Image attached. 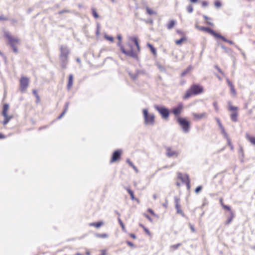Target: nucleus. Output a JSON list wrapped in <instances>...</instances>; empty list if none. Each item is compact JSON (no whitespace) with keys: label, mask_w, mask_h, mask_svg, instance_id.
<instances>
[{"label":"nucleus","mask_w":255,"mask_h":255,"mask_svg":"<svg viewBox=\"0 0 255 255\" xmlns=\"http://www.w3.org/2000/svg\"><path fill=\"white\" fill-rule=\"evenodd\" d=\"M120 49L125 54L137 58L140 50L138 38L137 37L131 38L130 41L127 43L125 46H121Z\"/></svg>","instance_id":"1"},{"label":"nucleus","mask_w":255,"mask_h":255,"mask_svg":"<svg viewBox=\"0 0 255 255\" xmlns=\"http://www.w3.org/2000/svg\"><path fill=\"white\" fill-rule=\"evenodd\" d=\"M3 37L7 40V44L11 47L15 53L18 52L16 45L20 44V40L17 37L12 36L8 31H4Z\"/></svg>","instance_id":"2"},{"label":"nucleus","mask_w":255,"mask_h":255,"mask_svg":"<svg viewBox=\"0 0 255 255\" xmlns=\"http://www.w3.org/2000/svg\"><path fill=\"white\" fill-rule=\"evenodd\" d=\"M203 92V87L199 85H193L190 89L187 91L185 94L183 98L187 99L193 95H198L202 93Z\"/></svg>","instance_id":"3"},{"label":"nucleus","mask_w":255,"mask_h":255,"mask_svg":"<svg viewBox=\"0 0 255 255\" xmlns=\"http://www.w3.org/2000/svg\"><path fill=\"white\" fill-rule=\"evenodd\" d=\"M144 123L146 125H153L154 123L155 117L153 114L148 113V110L144 109L142 110Z\"/></svg>","instance_id":"4"},{"label":"nucleus","mask_w":255,"mask_h":255,"mask_svg":"<svg viewBox=\"0 0 255 255\" xmlns=\"http://www.w3.org/2000/svg\"><path fill=\"white\" fill-rule=\"evenodd\" d=\"M154 108L156 111L158 112L163 119H167L168 118L169 115V111L167 108L164 106H159L157 105H155L154 106Z\"/></svg>","instance_id":"5"},{"label":"nucleus","mask_w":255,"mask_h":255,"mask_svg":"<svg viewBox=\"0 0 255 255\" xmlns=\"http://www.w3.org/2000/svg\"><path fill=\"white\" fill-rule=\"evenodd\" d=\"M60 51L59 58L60 60L63 62H66L70 52L69 49L66 46L61 45L60 47Z\"/></svg>","instance_id":"6"},{"label":"nucleus","mask_w":255,"mask_h":255,"mask_svg":"<svg viewBox=\"0 0 255 255\" xmlns=\"http://www.w3.org/2000/svg\"><path fill=\"white\" fill-rule=\"evenodd\" d=\"M177 121L182 127L184 132H188L189 131L190 125L189 123L187 120L185 119L179 117L177 119Z\"/></svg>","instance_id":"7"},{"label":"nucleus","mask_w":255,"mask_h":255,"mask_svg":"<svg viewBox=\"0 0 255 255\" xmlns=\"http://www.w3.org/2000/svg\"><path fill=\"white\" fill-rule=\"evenodd\" d=\"M196 27L199 30L207 32L212 35L214 36L216 38H218L219 34L215 32L213 29L209 27H206L204 26H200L196 25Z\"/></svg>","instance_id":"8"},{"label":"nucleus","mask_w":255,"mask_h":255,"mask_svg":"<svg viewBox=\"0 0 255 255\" xmlns=\"http://www.w3.org/2000/svg\"><path fill=\"white\" fill-rule=\"evenodd\" d=\"M20 90L21 91H25L28 86L29 80L26 77H22L20 80Z\"/></svg>","instance_id":"9"},{"label":"nucleus","mask_w":255,"mask_h":255,"mask_svg":"<svg viewBox=\"0 0 255 255\" xmlns=\"http://www.w3.org/2000/svg\"><path fill=\"white\" fill-rule=\"evenodd\" d=\"M192 116L194 120L198 121L202 119L206 118L207 114L206 112H204L201 114L193 113Z\"/></svg>","instance_id":"10"},{"label":"nucleus","mask_w":255,"mask_h":255,"mask_svg":"<svg viewBox=\"0 0 255 255\" xmlns=\"http://www.w3.org/2000/svg\"><path fill=\"white\" fill-rule=\"evenodd\" d=\"M122 152V151L121 150L115 151L113 154L111 160V162H115L118 159H119L121 155Z\"/></svg>","instance_id":"11"},{"label":"nucleus","mask_w":255,"mask_h":255,"mask_svg":"<svg viewBox=\"0 0 255 255\" xmlns=\"http://www.w3.org/2000/svg\"><path fill=\"white\" fill-rule=\"evenodd\" d=\"M182 109H183L182 104H179L177 107H175L173 109L172 113L175 115H178L181 113Z\"/></svg>","instance_id":"12"},{"label":"nucleus","mask_w":255,"mask_h":255,"mask_svg":"<svg viewBox=\"0 0 255 255\" xmlns=\"http://www.w3.org/2000/svg\"><path fill=\"white\" fill-rule=\"evenodd\" d=\"M166 154L168 157L177 156L178 155V153L175 150H173L171 148H167Z\"/></svg>","instance_id":"13"},{"label":"nucleus","mask_w":255,"mask_h":255,"mask_svg":"<svg viewBox=\"0 0 255 255\" xmlns=\"http://www.w3.org/2000/svg\"><path fill=\"white\" fill-rule=\"evenodd\" d=\"M216 121L217 122V123L219 125V127L221 130V133L223 135L224 137H227V133L225 131V129L223 127V125H222L220 120L218 118L216 119Z\"/></svg>","instance_id":"14"},{"label":"nucleus","mask_w":255,"mask_h":255,"mask_svg":"<svg viewBox=\"0 0 255 255\" xmlns=\"http://www.w3.org/2000/svg\"><path fill=\"white\" fill-rule=\"evenodd\" d=\"M4 117V120L2 122L3 125H6L9 121L13 118V116L12 115H8L7 114L5 115H2Z\"/></svg>","instance_id":"15"},{"label":"nucleus","mask_w":255,"mask_h":255,"mask_svg":"<svg viewBox=\"0 0 255 255\" xmlns=\"http://www.w3.org/2000/svg\"><path fill=\"white\" fill-rule=\"evenodd\" d=\"M147 46L149 48V49H150L151 52L152 53V54H153V55L154 57H156L157 52H156V48L155 47H154L153 46L149 43H147Z\"/></svg>","instance_id":"16"},{"label":"nucleus","mask_w":255,"mask_h":255,"mask_svg":"<svg viewBox=\"0 0 255 255\" xmlns=\"http://www.w3.org/2000/svg\"><path fill=\"white\" fill-rule=\"evenodd\" d=\"M146 12L147 14L151 15H155L157 14L156 12L154 11L152 8H150L148 6L146 5L145 7Z\"/></svg>","instance_id":"17"},{"label":"nucleus","mask_w":255,"mask_h":255,"mask_svg":"<svg viewBox=\"0 0 255 255\" xmlns=\"http://www.w3.org/2000/svg\"><path fill=\"white\" fill-rule=\"evenodd\" d=\"M187 40V37H181L180 39L176 40L175 43L177 45H180L183 42H186Z\"/></svg>","instance_id":"18"},{"label":"nucleus","mask_w":255,"mask_h":255,"mask_svg":"<svg viewBox=\"0 0 255 255\" xmlns=\"http://www.w3.org/2000/svg\"><path fill=\"white\" fill-rule=\"evenodd\" d=\"M246 138L253 145H255V137L251 136L249 133L246 134Z\"/></svg>","instance_id":"19"},{"label":"nucleus","mask_w":255,"mask_h":255,"mask_svg":"<svg viewBox=\"0 0 255 255\" xmlns=\"http://www.w3.org/2000/svg\"><path fill=\"white\" fill-rule=\"evenodd\" d=\"M176 21L175 20H170L168 23L166 24V27L167 29H172L176 24Z\"/></svg>","instance_id":"20"},{"label":"nucleus","mask_w":255,"mask_h":255,"mask_svg":"<svg viewBox=\"0 0 255 255\" xmlns=\"http://www.w3.org/2000/svg\"><path fill=\"white\" fill-rule=\"evenodd\" d=\"M231 118L233 121L236 122L238 120V113L235 111L231 115Z\"/></svg>","instance_id":"21"},{"label":"nucleus","mask_w":255,"mask_h":255,"mask_svg":"<svg viewBox=\"0 0 255 255\" xmlns=\"http://www.w3.org/2000/svg\"><path fill=\"white\" fill-rule=\"evenodd\" d=\"M103 225H104V223L103 222H99L98 223H92L89 224L90 226H94L97 228L100 227Z\"/></svg>","instance_id":"22"},{"label":"nucleus","mask_w":255,"mask_h":255,"mask_svg":"<svg viewBox=\"0 0 255 255\" xmlns=\"http://www.w3.org/2000/svg\"><path fill=\"white\" fill-rule=\"evenodd\" d=\"M91 11H92V14L95 18L97 19L99 17V16L97 13V10L95 8H94V7L92 8Z\"/></svg>","instance_id":"23"},{"label":"nucleus","mask_w":255,"mask_h":255,"mask_svg":"<svg viewBox=\"0 0 255 255\" xmlns=\"http://www.w3.org/2000/svg\"><path fill=\"white\" fill-rule=\"evenodd\" d=\"M73 75H70L69 77V81H68V85H67V87L68 89L71 88V87H72V86L73 85Z\"/></svg>","instance_id":"24"},{"label":"nucleus","mask_w":255,"mask_h":255,"mask_svg":"<svg viewBox=\"0 0 255 255\" xmlns=\"http://www.w3.org/2000/svg\"><path fill=\"white\" fill-rule=\"evenodd\" d=\"M8 109H9V105L7 104H4L3 106L2 115H5V114H7Z\"/></svg>","instance_id":"25"},{"label":"nucleus","mask_w":255,"mask_h":255,"mask_svg":"<svg viewBox=\"0 0 255 255\" xmlns=\"http://www.w3.org/2000/svg\"><path fill=\"white\" fill-rule=\"evenodd\" d=\"M181 179L184 182H185L187 184V186L189 187L190 181L188 176L187 175H185L184 176V177L181 178Z\"/></svg>","instance_id":"26"},{"label":"nucleus","mask_w":255,"mask_h":255,"mask_svg":"<svg viewBox=\"0 0 255 255\" xmlns=\"http://www.w3.org/2000/svg\"><path fill=\"white\" fill-rule=\"evenodd\" d=\"M176 202V208L177 209V211L178 213H181V211L180 210V206L179 205V200L177 198L175 200Z\"/></svg>","instance_id":"27"},{"label":"nucleus","mask_w":255,"mask_h":255,"mask_svg":"<svg viewBox=\"0 0 255 255\" xmlns=\"http://www.w3.org/2000/svg\"><path fill=\"white\" fill-rule=\"evenodd\" d=\"M218 38H220L224 41L228 42V43H229L230 44H232L233 43V42L232 41L227 39L226 38H225L224 37H223L220 34L219 35V36L218 37Z\"/></svg>","instance_id":"28"},{"label":"nucleus","mask_w":255,"mask_h":255,"mask_svg":"<svg viewBox=\"0 0 255 255\" xmlns=\"http://www.w3.org/2000/svg\"><path fill=\"white\" fill-rule=\"evenodd\" d=\"M68 109V103H67L65 105V109L62 114L58 117V119H61L67 112Z\"/></svg>","instance_id":"29"},{"label":"nucleus","mask_w":255,"mask_h":255,"mask_svg":"<svg viewBox=\"0 0 255 255\" xmlns=\"http://www.w3.org/2000/svg\"><path fill=\"white\" fill-rule=\"evenodd\" d=\"M203 17H204V19L206 20V23L207 24L211 25V26H214V23L213 22L210 21V20L211 19L210 18L208 17L206 15H204Z\"/></svg>","instance_id":"30"},{"label":"nucleus","mask_w":255,"mask_h":255,"mask_svg":"<svg viewBox=\"0 0 255 255\" xmlns=\"http://www.w3.org/2000/svg\"><path fill=\"white\" fill-rule=\"evenodd\" d=\"M104 38L106 40H107L108 41H110L111 42H114V39L113 37H112V36H110V35H104Z\"/></svg>","instance_id":"31"},{"label":"nucleus","mask_w":255,"mask_h":255,"mask_svg":"<svg viewBox=\"0 0 255 255\" xmlns=\"http://www.w3.org/2000/svg\"><path fill=\"white\" fill-rule=\"evenodd\" d=\"M126 189H127L128 192L129 194L130 197H131V199L132 200H134L135 198H134L133 192L129 188H126Z\"/></svg>","instance_id":"32"},{"label":"nucleus","mask_w":255,"mask_h":255,"mask_svg":"<svg viewBox=\"0 0 255 255\" xmlns=\"http://www.w3.org/2000/svg\"><path fill=\"white\" fill-rule=\"evenodd\" d=\"M117 38L119 40V42L118 43V45L120 47V48H121V46H123V45H122L121 44V42H122V36L121 34H118L117 35Z\"/></svg>","instance_id":"33"},{"label":"nucleus","mask_w":255,"mask_h":255,"mask_svg":"<svg viewBox=\"0 0 255 255\" xmlns=\"http://www.w3.org/2000/svg\"><path fill=\"white\" fill-rule=\"evenodd\" d=\"M118 221L122 228L123 231L124 232H126V228H125V225L120 218H118Z\"/></svg>","instance_id":"34"},{"label":"nucleus","mask_w":255,"mask_h":255,"mask_svg":"<svg viewBox=\"0 0 255 255\" xmlns=\"http://www.w3.org/2000/svg\"><path fill=\"white\" fill-rule=\"evenodd\" d=\"M176 32L177 33L179 34L181 37H186L185 33L180 30H177Z\"/></svg>","instance_id":"35"},{"label":"nucleus","mask_w":255,"mask_h":255,"mask_svg":"<svg viewBox=\"0 0 255 255\" xmlns=\"http://www.w3.org/2000/svg\"><path fill=\"white\" fill-rule=\"evenodd\" d=\"M229 108L230 111H237L238 110V108L237 107L233 106L230 105V103H229Z\"/></svg>","instance_id":"36"},{"label":"nucleus","mask_w":255,"mask_h":255,"mask_svg":"<svg viewBox=\"0 0 255 255\" xmlns=\"http://www.w3.org/2000/svg\"><path fill=\"white\" fill-rule=\"evenodd\" d=\"M97 237L98 238H106L108 237V235L106 234H98Z\"/></svg>","instance_id":"37"},{"label":"nucleus","mask_w":255,"mask_h":255,"mask_svg":"<svg viewBox=\"0 0 255 255\" xmlns=\"http://www.w3.org/2000/svg\"><path fill=\"white\" fill-rule=\"evenodd\" d=\"M230 90H231V93L234 96H236V94H237V93H236V90L234 88V86L233 87H231L230 88Z\"/></svg>","instance_id":"38"},{"label":"nucleus","mask_w":255,"mask_h":255,"mask_svg":"<svg viewBox=\"0 0 255 255\" xmlns=\"http://www.w3.org/2000/svg\"><path fill=\"white\" fill-rule=\"evenodd\" d=\"M187 10L188 12L191 13L193 11V6L192 5H189L187 7Z\"/></svg>","instance_id":"39"},{"label":"nucleus","mask_w":255,"mask_h":255,"mask_svg":"<svg viewBox=\"0 0 255 255\" xmlns=\"http://www.w3.org/2000/svg\"><path fill=\"white\" fill-rule=\"evenodd\" d=\"M181 245L180 244H176V245H172L170 247V248L171 249H172L173 250H176L179 247H180Z\"/></svg>","instance_id":"40"},{"label":"nucleus","mask_w":255,"mask_h":255,"mask_svg":"<svg viewBox=\"0 0 255 255\" xmlns=\"http://www.w3.org/2000/svg\"><path fill=\"white\" fill-rule=\"evenodd\" d=\"M8 20V18L5 16L1 15H0V21H6Z\"/></svg>","instance_id":"41"},{"label":"nucleus","mask_w":255,"mask_h":255,"mask_svg":"<svg viewBox=\"0 0 255 255\" xmlns=\"http://www.w3.org/2000/svg\"><path fill=\"white\" fill-rule=\"evenodd\" d=\"M215 5L217 7H220L221 6V3L220 1L217 0L215 2Z\"/></svg>","instance_id":"42"},{"label":"nucleus","mask_w":255,"mask_h":255,"mask_svg":"<svg viewBox=\"0 0 255 255\" xmlns=\"http://www.w3.org/2000/svg\"><path fill=\"white\" fill-rule=\"evenodd\" d=\"M213 106L216 111H218L219 110V108L218 106V104L216 102H215L213 103Z\"/></svg>","instance_id":"43"},{"label":"nucleus","mask_w":255,"mask_h":255,"mask_svg":"<svg viewBox=\"0 0 255 255\" xmlns=\"http://www.w3.org/2000/svg\"><path fill=\"white\" fill-rule=\"evenodd\" d=\"M234 216L233 215L232 216H231L230 218L228 219V220L226 222V224L227 225H228L233 220V218Z\"/></svg>","instance_id":"44"},{"label":"nucleus","mask_w":255,"mask_h":255,"mask_svg":"<svg viewBox=\"0 0 255 255\" xmlns=\"http://www.w3.org/2000/svg\"><path fill=\"white\" fill-rule=\"evenodd\" d=\"M148 212H149L151 214H152L153 216L156 217V215L154 213L153 211L151 209H148L147 210Z\"/></svg>","instance_id":"45"},{"label":"nucleus","mask_w":255,"mask_h":255,"mask_svg":"<svg viewBox=\"0 0 255 255\" xmlns=\"http://www.w3.org/2000/svg\"><path fill=\"white\" fill-rule=\"evenodd\" d=\"M226 81H227V83L228 84V85L229 86V87L231 88V87H233L234 86V85H233V84L232 83V82L227 78L226 79Z\"/></svg>","instance_id":"46"},{"label":"nucleus","mask_w":255,"mask_h":255,"mask_svg":"<svg viewBox=\"0 0 255 255\" xmlns=\"http://www.w3.org/2000/svg\"><path fill=\"white\" fill-rule=\"evenodd\" d=\"M225 138L227 139L228 144L230 146L232 145L230 139L228 137V134H227V137H224Z\"/></svg>","instance_id":"47"},{"label":"nucleus","mask_w":255,"mask_h":255,"mask_svg":"<svg viewBox=\"0 0 255 255\" xmlns=\"http://www.w3.org/2000/svg\"><path fill=\"white\" fill-rule=\"evenodd\" d=\"M225 138L227 139L228 144L230 146L232 145L230 139L228 137V134H227V137H224Z\"/></svg>","instance_id":"48"},{"label":"nucleus","mask_w":255,"mask_h":255,"mask_svg":"<svg viewBox=\"0 0 255 255\" xmlns=\"http://www.w3.org/2000/svg\"><path fill=\"white\" fill-rule=\"evenodd\" d=\"M190 70V67H189L185 71L182 73V76H184Z\"/></svg>","instance_id":"49"},{"label":"nucleus","mask_w":255,"mask_h":255,"mask_svg":"<svg viewBox=\"0 0 255 255\" xmlns=\"http://www.w3.org/2000/svg\"><path fill=\"white\" fill-rule=\"evenodd\" d=\"M223 208H224L225 209L228 210V211H231L230 207L228 206H227L225 205H223Z\"/></svg>","instance_id":"50"},{"label":"nucleus","mask_w":255,"mask_h":255,"mask_svg":"<svg viewBox=\"0 0 255 255\" xmlns=\"http://www.w3.org/2000/svg\"><path fill=\"white\" fill-rule=\"evenodd\" d=\"M129 75L130 76V77L133 79H135L136 78V75H135V74H131L130 72H129Z\"/></svg>","instance_id":"51"},{"label":"nucleus","mask_w":255,"mask_h":255,"mask_svg":"<svg viewBox=\"0 0 255 255\" xmlns=\"http://www.w3.org/2000/svg\"><path fill=\"white\" fill-rule=\"evenodd\" d=\"M202 189V187L201 186H198L197 187L196 189H195V192L196 193H198L199 191H200V190H201Z\"/></svg>","instance_id":"52"},{"label":"nucleus","mask_w":255,"mask_h":255,"mask_svg":"<svg viewBox=\"0 0 255 255\" xmlns=\"http://www.w3.org/2000/svg\"><path fill=\"white\" fill-rule=\"evenodd\" d=\"M202 5L203 6H206L208 5V2H207L206 1H203L202 2Z\"/></svg>","instance_id":"53"},{"label":"nucleus","mask_w":255,"mask_h":255,"mask_svg":"<svg viewBox=\"0 0 255 255\" xmlns=\"http://www.w3.org/2000/svg\"><path fill=\"white\" fill-rule=\"evenodd\" d=\"M127 162L128 163V164H129V165L131 167H132V166L133 165H134V164L132 163V162H131V161H130V160H129V159H127Z\"/></svg>","instance_id":"54"},{"label":"nucleus","mask_w":255,"mask_h":255,"mask_svg":"<svg viewBox=\"0 0 255 255\" xmlns=\"http://www.w3.org/2000/svg\"><path fill=\"white\" fill-rule=\"evenodd\" d=\"M144 216L150 222L152 221V219L148 215L144 214Z\"/></svg>","instance_id":"55"},{"label":"nucleus","mask_w":255,"mask_h":255,"mask_svg":"<svg viewBox=\"0 0 255 255\" xmlns=\"http://www.w3.org/2000/svg\"><path fill=\"white\" fill-rule=\"evenodd\" d=\"M132 168L134 169V170L136 172V173H138V169L134 166V165H133L132 166Z\"/></svg>","instance_id":"56"},{"label":"nucleus","mask_w":255,"mask_h":255,"mask_svg":"<svg viewBox=\"0 0 255 255\" xmlns=\"http://www.w3.org/2000/svg\"><path fill=\"white\" fill-rule=\"evenodd\" d=\"M132 168L134 169V170L136 172V173H138V169L134 166V165H133L132 166Z\"/></svg>","instance_id":"57"},{"label":"nucleus","mask_w":255,"mask_h":255,"mask_svg":"<svg viewBox=\"0 0 255 255\" xmlns=\"http://www.w3.org/2000/svg\"><path fill=\"white\" fill-rule=\"evenodd\" d=\"M132 168L134 169V170L136 172V173H138V169L134 166V165H133L132 166Z\"/></svg>","instance_id":"58"},{"label":"nucleus","mask_w":255,"mask_h":255,"mask_svg":"<svg viewBox=\"0 0 255 255\" xmlns=\"http://www.w3.org/2000/svg\"><path fill=\"white\" fill-rule=\"evenodd\" d=\"M33 94L35 95L38 100H39V96L37 95V92L35 90L33 91Z\"/></svg>","instance_id":"59"},{"label":"nucleus","mask_w":255,"mask_h":255,"mask_svg":"<svg viewBox=\"0 0 255 255\" xmlns=\"http://www.w3.org/2000/svg\"><path fill=\"white\" fill-rule=\"evenodd\" d=\"M102 254L101 255H106V250H102L101 251Z\"/></svg>","instance_id":"60"},{"label":"nucleus","mask_w":255,"mask_h":255,"mask_svg":"<svg viewBox=\"0 0 255 255\" xmlns=\"http://www.w3.org/2000/svg\"><path fill=\"white\" fill-rule=\"evenodd\" d=\"M143 229H144V231H145L147 234H148V235H149V234H150L149 231V230H148L147 228H146L145 227L144 228H143Z\"/></svg>","instance_id":"61"},{"label":"nucleus","mask_w":255,"mask_h":255,"mask_svg":"<svg viewBox=\"0 0 255 255\" xmlns=\"http://www.w3.org/2000/svg\"><path fill=\"white\" fill-rule=\"evenodd\" d=\"M69 11L68 10H62V11H60L59 12V14H62L63 13H64V12H68Z\"/></svg>","instance_id":"62"},{"label":"nucleus","mask_w":255,"mask_h":255,"mask_svg":"<svg viewBox=\"0 0 255 255\" xmlns=\"http://www.w3.org/2000/svg\"><path fill=\"white\" fill-rule=\"evenodd\" d=\"M130 236L132 238H133V239H134L136 238V236H135V235L134 234H130Z\"/></svg>","instance_id":"63"},{"label":"nucleus","mask_w":255,"mask_h":255,"mask_svg":"<svg viewBox=\"0 0 255 255\" xmlns=\"http://www.w3.org/2000/svg\"><path fill=\"white\" fill-rule=\"evenodd\" d=\"M127 244L128 245H129V246H131V247L133 246V245L132 243H131L130 242H129V241L127 242Z\"/></svg>","instance_id":"64"}]
</instances>
